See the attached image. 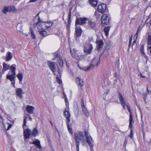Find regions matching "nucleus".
Here are the masks:
<instances>
[{
  "label": "nucleus",
  "instance_id": "1",
  "mask_svg": "<svg viewBox=\"0 0 151 151\" xmlns=\"http://www.w3.org/2000/svg\"><path fill=\"white\" fill-rule=\"evenodd\" d=\"M119 98L120 101L121 102V104L122 105L124 109H125V106H126L127 109L129 113V127L131 129H132V112L130 108L129 105L128 104H125L124 99L121 93H119ZM133 135V134L132 131V129H131L130 134L129 135V137L130 138H132Z\"/></svg>",
  "mask_w": 151,
  "mask_h": 151
},
{
  "label": "nucleus",
  "instance_id": "2",
  "mask_svg": "<svg viewBox=\"0 0 151 151\" xmlns=\"http://www.w3.org/2000/svg\"><path fill=\"white\" fill-rule=\"evenodd\" d=\"M74 138L76 142V148L77 151H79L80 141L83 140L84 136L83 133L81 131L74 134Z\"/></svg>",
  "mask_w": 151,
  "mask_h": 151
},
{
  "label": "nucleus",
  "instance_id": "3",
  "mask_svg": "<svg viewBox=\"0 0 151 151\" xmlns=\"http://www.w3.org/2000/svg\"><path fill=\"white\" fill-rule=\"evenodd\" d=\"M63 114L64 116L67 119L66 123L68 131L71 134H72L73 133L72 128L70 126L69 124V122H70V114L68 111H65L64 112Z\"/></svg>",
  "mask_w": 151,
  "mask_h": 151
},
{
  "label": "nucleus",
  "instance_id": "4",
  "mask_svg": "<svg viewBox=\"0 0 151 151\" xmlns=\"http://www.w3.org/2000/svg\"><path fill=\"white\" fill-rule=\"evenodd\" d=\"M84 52L88 54H90L93 49L92 45L89 42H86L83 45Z\"/></svg>",
  "mask_w": 151,
  "mask_h": 151
},
{
  "label": "nucleus",
  "instance_id": "5",
  "mask_svg": "<svg viewBox=\"0 0 151 151\" xmlns=\"http://www.w3.org/2000/svg\"><path fill=\"white\" fill-rule=\"evenodd\" d=\"M88 20V19L86 17L81 18L77 17L75 21V26H79V25H83L86 23Z\"/></svg>",
  "mask_w": 151,
  "mask_h": 151
},
{
  "label": "nucleus",
  "instance_id": "6",
  "mask_svg": "<svg viewBox=\"0 0 151 151\" xmlns=\"http://www.w3.org/2000/svg\"><path fill=\"white\" fill-rule=\"evenodd\" d=\"M87 23V27L90 30H93L95 32L98 30V28L96 26V23L88 19Z\"/></svg>",
  "mask_w": 151,
  "mask_h": 151
},
{
  "label": "nucleus",
  "instance_id": "7",
  "mask_svg": "<svg viewBox=\"0 0 151 151\" xmlns=\"http://www.w3.org/2000/svg\"><path fill=\"white\" fill-rule=\"evenodd\" d=\"M110 18L106 14H103L101 18L102 23L104 25H108L110 22Z\"/></svg>",
  "mask_w": 151,
  "mask_h": 151
},
{
  "label": "nucleus",
  "instance_id": "8",
  "mask_svg": "<svg viewBox=\"0 0 151 151\" xmlns=\"http://www.w3.org/2000/svg\"><path fill=\"white\" fill-rule=\"evenodd\" d=\"M47 64L49 68L53 72V74L55 75V72L56 71V67L55 63L52 61H48Z\"/></svg>",
  "mask_w": 151,
  "mask_h": 151
},
{
  "label": "nucleus",
  "instance_id": "9",
  "mask_svg": "<svg viewBox=\"0 0 151 151\" xmlns=\"http://www.w3.org/2000/svg\"><path fill=\"white\" fill-rule=\"evenodd\" d=\"M54 55L57 58V63H58L59 65L61 67H62L63 66V62L62 57L56 52L54 53Z\"/></svg>",
  "mask_w": 151,
  "mask_h": 151
},
{
  "label": "nucleus",
  "instance_id": "10",
  "mask_svg": "<svg viewBox=\"0 0 151 151\" xmlns=\"http://www.w3.org/2000/svg\"><path fill=\"white\" fill-rule=\"evenodd\" d=\"M100 63V57H96L94 58L91 61L90 65H92L94 67V65L97 66Z\"/></svg>",
  "mask_w": 151,
  "mask_h": 151
},
{
  "label": "nucleus",
  "instance_id": "11",
  "mask_svg": "<svg viewBox=\"0 0 151 151\" xmlns=\"http://www.w3.org/2000/svg\"><path fill=\"white\" fill-rule=\"evenodd\" d=\"M23 135L24 139H28L31 134V131L29 129H23Z\"/></svg>",
  "mask_w": 151,
  "mask_h": 151
},
{
  "label": "nucleus",
  "instance_id": "12",
  "mask_svg": "<svg viewBox=\"0 0 151 151\" xmlns=\"http://www.w3.org/2000/svg\"><path fill=\"white\" fill-rule=\"evenodd\" d=\"M106 9V5L104 3H101L99 5L98 7V9L99 12L104 13Z\"/></svg>",
  "mask_w": 151,
  "mask_h": 151
},
{
  "label": "nucleus",
  "instance_id": "13",
  "mask_svg": "<svg viewBox=\"0 0 151 151\" xmlns=\"http://www.w3.org/2000/svg\"><path fill=\"white\" fill-rule=\"evenodd\" d=\"M96 43L97 44L96 47L98 51L101 50L102 48L104 42L102 40H100L97 38L96 41Z\"/></svg>",
  "mask_w": 151,
  "mask_h": 151
},
{
  "label": "nucleus",
  "instance_id": "14",
  "mask_svg": "<svg viewBox=\"0 0 151 151\" xmlns=\"http://www.w3.org/2000/svg\"><path fill=\"white\" fill-rule=\"evenodd\" d=\"M86 139L87 143L90 147L91 151H93V141L92 138L91 136H89L86 138Z\"/></svg>",
  "mask_w": 151,
  "mask_h": 151
},
{
  "label": "nucleus",
  "instance_id": "15",
  "mask_svg": "<svg viewBox=\"0 0 151 151\" xmlns=\"http://www.w3.org/2000/svg\"><path fill=\"white\" fill-rule=\"evenodd\" d=\"M82 33V30L79 26H76V31L75 35L77 37H80Z\"/></svg>",
  "mask_w": 151,
  "mask_h": 151
},
{
  "label": "nucleus",
  "instance_id": "16",
  "mask_svg": "<svg viewBox=\"0 0 151 151\" xmlns=\"http://www.w3.org/2000/svg\"><path fill=\"white\" fill-rule=\"evenodd\" d=\"M76 81L77 85L81 87L84 85L83 81L80 77H77L76 79Z\"/></svg>",
  "mask_w": 151,
  "mask_h": 151
},
{
  "label": "nucleus",
  "instance_id": "17",
  "mask_svg": "<svg viewBox=\"0 0 151 151\" xmlns=\"http://www.w3.org/2000/svg\"><path fill=\"white\" fill-rule=\"evenodd\" d=\"M35 108L31 106L27 105L26 108L27 111L29 114H32L34 113Z\"/></svg>",
  "mask_w": 151,
  "mask_h": 151
},
{
  "label": "nucleus",
  "instance_id": "18",
  "mask_svg": "<svg viewBox=\"0 0 151 151\" xmlns=\"http://www.w3.org/2000/svg\"><path fill=\"white\" fill-rule=\"evenodd\" d=\"M79 67L80 69L83 70L85 71H88L94 68V66L92 65H90L88 66L80 67L79 66Z\"/></svg>",
  "mask_w": 151,
  "mask_h": 151
},
{
  "label": "nucleus",
  "instance_id": "19",
  "mask_svg": "<svg viewBox=\"0 0 151 151\" xmlns=\"http://www.w3.org/2000/svg\"><path fill=\"white\" fill-rule=\"evenodd\" d=\"M22 89L21 88H18L16 89V93L17 95L20 99L23 97L22 95Z\"/></svg>",
  "mask_w": 151,
  "mask_h": 151
},
{
  "label": "nucleus",
  "instance_id": "20",
  "mask_svg": "<svg viewBox=\"0 0 151 151\" xmlns=\"http://www.w3.org/2000/svg\"><path fill=\"white\" fill-rule=\"evenodd\" d=\"M10 65L5 63H4L3 64L2 73L4 74L5 71L9 69Z\"/></svg>",
  "mask_w": 151,
  "mask_h": 151
},
{
  "label": "nucleus",
  "instance_id": "21",
  "mask_svg": "<svg viewBox=\"0 0 151 151\" xmlns=\"http://www.w3.org/2000/svg\"><path fill=\"white\" fill-rule=\"evenodd\" d=\"M40 141L38 139H36L35 141H33L32 143L35 145L36 147L39 149H41L42 146L40 145Z\"/></svg>",
  "mask_w": 151,
  "mask_h": 151
},
{
  "label": "nucleus",
  "instance_id": "22",
  "mask_svg": "<svg viewBox=\"0 0 151 151\" xmlns=\"http://www.w3.org/2000/svg\"><path fill=\"white\" fill-rule=\"evenodd\" d=\"M16 65L15 64H13L10 66L9 69L11 71V74H16Z\"/></svg>",
  "mask_w": 151,
  "mask_h": 151
},
{
  "label": "nucleus",
  "instance_id": "23",
  "mask_svg": "<svg viewBox=\"0 0 151 151\" xmlns=\"http://www.w3.org/2000/svg\"><path fill=\"white\" fill-rule=\"evenodd\" d=\"M12 56L11 52H8L6 53V56L5 58L6 61H8L10 60L12 58Z\"/></svg>",
  "mask_w": 151,
  "mask_h": 151
},
{
  "label": "nucleus",
  "instance_id": "24",
  "mask_svg": "<svg viewBox=\"0 0 151 151\" xmlns=\"http://www.w3.org/2000/svg\"><path fill=\"white\" fill-rule=\"evenodd\" d=\"M89 3L93 7H95L97 4V0H88Z\"/></svg>",
  "mask_w": 151,
  "mask_h": 151
},
{
  "label": "nucleus",
  "instance_id": "25",
  "mask_svg": "<svg viewBox=\"0 0 151 151\" xmlns=\"http://www.w3.org/2000/svg\"><path fill=\"white\" fill-rule=\"evenodd\" d=\"M16 74H12L11 75H7L6 78L9 80L10 81H14L15 78Z\"/></svg>",
  "mask_w": 151,
  "mask_h": 151
},
{
  "label": "nucleus",
  "instance_id": "26",
  "mask_svg": "<svg viewBox=\"0 0 151 151\" xmlns=\"http://www.w3.org/2000/svg\"><path fill=\"white\" fill-rule=\"evenodd\" d=\"M9 11V12H12V13H16L17 10L15 8V6H8Z\"/></svg>",
  "mask_w": 151,
  "mask_h": 151
},
{
  "label": "nucleus",
  "instance_id": "27",
  "mask_svg": "<svg viewBox=\"0 0 151 151\" xmlns=\"http://www.w3.org/2000/svg\"><path fill=\"white\" fill-rule=\"evenodd\" d=\"M38 132L37 129L35 128L31 133L32 136L34 137H35L38 135Z\"/></svg>",
  "mask_w": 151,
  "mask_h": 151
},
{
  "label": "nucleus",
  "instance_id": "28",
  "mask_svg": "<svg viewBox=\"0 0 151 151\" xmlns=\"http://www.w3.org/2000/svg\"><path fill=\"white\" fill-rule=\"evenodd\" d=\"M17 77L19 80V83L22 84V81L23 77L22 74L21 73H18L17 75Z\"/></svg>",
  "mask_w": 151,
  "mask_h": 151
},
{
  "label": "nucleus",
  "instance_id": "29",
  "mask_svg": "<svg viewBox=\"0 0 151 151\" xmlns=\"http://www.w3.org/2000/svg\"><path fill=\"white\" fill-rule=\"evenodd\" d=\"M39 33L41 36L44 37H45L48 35L46 32L43 29H42V30L40 31Z\"/></svg>",
  "mask_w": 151,
  "mask_h": 151
},
{
  "label": "nucleus",
  "instance_id": "30",
  "mask_svg": "<svg viewBox=\"0 0 151 151\" xmlns=\"http://www.w3.org/2000/svg\"><path fill=\"white\" fill-rule=\"evenodd\" d=\"M9 10L8 6H5L4 7L2 11L4 14H6L8 12H9Z\"/></svg>",
  "mask_w": 151,
  "mask_h": 151
},
{
  "label": "nucleus",
  "instance_id": "31",
  "mask_svg": "<svg viewBox=\"0 0 151 151\" xmlns=\"http://www.w3.org/2000/svg\"><path fill=\"white\" fill-rule=\"evenodd\" d=\"M110 30V27H105L104 30L106 36H107L108 35V33Z\"/></svg>",
  "mask_w": 151,
  "mask_h": 151
},
{
  "label": "nucleus",
  "instance_id": "32",
  "mask_svg": "<svg viewBox=\"0 0 151 151\" xmlns=\"http://www.w3.org/2000/svg\"><path fill=\"white\" fill-rule=\"evenodd\" d=\"M70 53L73 57L76 59L78 58V55L77 53V52H70Z\"/></svg>",
  "mask_w": 151,
  "mask_h": 151
},
{
  "label": "nucleus",
  "instance_id": "33",
  "mask_svg": "<svg viewBox=\"0 0 151 151\" xmlns=\"http://www.w3.org/2000/svg\"><path fill=\"white\" fill-rule=\"evenodd\" d=\"M82 109H83V111L86 117L88 116H89V114L85 107L82 108Z\"/></svg>",
  "mask_w": 151,
  "mask_h": 151
},
{
  "label": "nucleus",
  "instance_id": "34",
  "mask_svg": "<svg viewBox=\"0 0 151 151\" xmlns=\"http://www.w3.org/2000/svg\"><path fill=\"white\" fill-rule=\"evenodd\" d=\"M29 30L31 33L32 37L33 39H35V36L34 33V31L31 27L29 28Z\"/></svg>",
  "mask_w": 151,
  "mask_h": 151
},
{
  "label": "nucleus",
  "instance_id": "35",
  "mask_svg": "<svg viewBox=\"0 0 151 151\" xmlns=\"http://www.w3.org/2000/svg\"><path fill=\"white\" fill-rule=\"evenodd\" d=\"M27 117L25 116H24V121H23V129H24L25 128V127H26V123H27Z\"/></svg>",
  "mask_w": 151,
  "mask_h": 151
},
{
  "label": "nucleus",
  "instance_id": "36",
  "mask_svg": "<svg viewBox=\"0 0 151 151\" xmlns=\"http://www.w3.org/2000/svg\"><path fill=\"white\" fill-rule=\"evenodd\" d=\"M111 47V45L110 42H107L106 45L105 47V50H107L109 49Z\"/></svg>",
  "mask_w": 151,
  "mask_h": 151
},
{
  "label": "nucleus",
  "instance_id": "37",
  "mask_svg": "<svg viewBox=\"0 0 151 151\" xmlns=\"http://www.w3.org/2000/svg\"><path fill=\"white\" fill-rule=\"evenodd\" d=\"M71 9H70L69 11V14L68 16V24H70V22H71V20H70V17H71Z\"/></svg>",
  "mask_w": 151,
  "mask_h": 151
},
{
  "label": "nucleus",
  "instance_id": "38",
  "mask_svg": "<svg viewBox=\"0 0 151 151\" xmlns=\"http://www.w3.org/2000/svg\"><path fill=\"white\" fill-rule=\"evenodd\" d=\"M147 44L148 45H151V35H149L148 37Z\"/></svg>",
  "mask_w": 151,
  "mask_h": 151
},
{
  "label": "nucleus",
  "instance_id": "39",
  "mask_svg": "<svg viewBox=\"0 0 151 151\" xmlns=\"http://www.w3.org/2000/svg\"><path fill=\"white\" fill-rule=\"evenodd\" d=\"M140 30L141 29H140V28L139 27L137 29L136 33L134 36V38L135 37L136 39H137L138 37V33L140 31Z\"/></svg>",
  "mask_w": 151,
  "mask_h": 151
},
{
  "label": "nucleus",
  "instance_id": "40",
  "mask_svg": "<svg viewBox=\"0 0 151 151\" xmlns=\"http://www.w3.org/2000/svg\"><path fill=\"white\" fill-rule=\"evenodd\" d=\"M144 46L143 45H142L141 46V48H140L141 51V52L142 53L143 55H144L145 54V53L144 52Z\"/></svg>",
  "mask_w": 151,
  "mask_h": 151
},
{
  "label": "nucleus",
  "instance_id": "41",
  "mask_svg": "<svg viewBox=\"0 0 151 151\" xmlns=\"http://www.w3.org/2000/svg\"><path fill=\"white\" fill-rule=\"evenodd\" d=\"M56 80L57 82L59 84H60L62 83V81L60 79V78L58 77H56Z\"/></svg>",
  "mask_w": 151,
  "mask_h": 151
},
{
  "label": "nucleus",
  "instance_id": "42",
  "mask_svg": "<svg viewBox=\"0 0 151 151\" xmlns=\"http://www.w3.org/2000/svg\"><path fill=\"white\" fill-rule=\"evenodd\" d=\"M84 133L85 134V135L86 137V138L87 137L90 136V135L89 134L87 131H85L84 132Z\"/></svg>",
  "mask_w": 151,
  "mask_h": 151
},
{
  "label": "nucleus",
  "instance_id": "43",
  "mask_svg": "<svg viewBox=\"0 0 151 151\" xmlns=\"http://www.w3.org/2000/svg\"><path fill=\"white\" fill-rule=\"evenodd\" d=\"M81 106H82V108L85 107L84 104V103L83 99V98H82L81 100Z\"/></svg>",
  "mask_w": 151,
  "mask_h": 151
},
{
  "label": "nucleus",
  "instance_id": "44",
  "mask_svg": "<svg viewBox=\"0 0 151 151\" xmlns=\"http://www.w3.org/2000/svg\"><path fill=\"white\" fill-rule=\"evenodd\" d=\"M37 20L38 22L36 23H35L36 25H37L39 23L41 22H42V20H40V18L39 17H38V18L37 19Z\"/></svg>",
  "mask_w": 151,
  "mask_h": 151
},
{
  "label": "nucleus",
  "instance_id": "45",
  "mask_svg": "<svg viewBox=\"0 0 151 151\" xmlns=\"http://www.w3.org/2000/svg\"><path fill=\"white\" fill-rule=\"evenodd\" d=\"M8 125L9 126L7 127L6 130H9V129L12 127V124H9Z\"/></svg>",
  "mask_w": 151,
  "mask_h": 151
},
{
  "label": "nucleus",
  "instance_id": "46",
  "mask_svg": "<svg viewBox=\"0 0 151 151\" xmlns=\"http://www.w3.org/2000/svg\"><path fill=\"white\" fill-rule=\"evenodd\" d=\"M63 94H64V99H65V102L66 103V102H67V97L66 96V95H65V94L64 93H63Z\"/></svg>",
  "mask_w": 151,
  "mask_h": 151
},
{
  "label": "nucleus",
  "instance_id": "47",
  "mask_svg": "<svg viewBox=\"0 0 151 151\" xmlns=\"http://www.w3.org/2000/svg\"><path fill=\"white\" fill-rule=\"evenodd\" d=\"M99 11H96L95 13V15L96 17V18H97L98 17V14L99 13Z\"/></svg>",
  "mask_w": 151,
  "mask_h": 151
},
{
  "label": "nucleus",
  "instance_id": "48",
  "mask_svg": "<svg viewBox=\"0 0 151 151\" xmlns=\"http://www.w3.org/2000/svg\"><path fill=\"white\" fill-rule=\"evenodd\" d=\"M70 52H77V50L75 48L73 49L72 50L70 49Z\"/></svg>",
  "mask_w": 151,
  "mask_h": 151
},
{
  "label": "nucleus",
  "instance_id": "49",
  "mask_svg": "<svg viewBox=\"0 0 151 151\" xmlns=\"http://www.w3.org/2000/svg\"><path fill=\"white\" fill-rule=\"evenodd\" d=\"M11 82L12 84L14 86V87L15 88V81L14 80V81H11Z\"/></svg>",
  "mask_w": 151,
  "mask_h": 151
},
{
  "label": "nucleus",
  "instance_id": "50",
  "mask_svg": "<svg viewBox=\"0 0 151 151\" xmlns=\"http://www.w3.org/2000/svg\"><path fill=\"white\" fill-rule=\"evenodd\" d=\"M45 24H46V22H45L44 25H45V26L46 29H47L48 28H49L51 27V26L50 25H47Z\"/></svg>",
  "mask_w": 151,
  "mask_h": 151
},
{
  "label": "nucleus",
  "instance_id": "51",
  "mask_svg": "<svg viewBox=\"0 0 151 151\" xmlns=\"http://www.w3.org/2000/svg\"><path fill=\"white\" fill-rule=\"evenodd\" d=\"M134 40L132 43V46L134 45L136 43V40L137 39H136V38L135 37L134 38Z\"/></svg>",
  "mask_w": 151,
  "mask_h": 151
},
{
  "label": "nucleus",
  "instance_id": "52",
  "mask_svg": "<svg viewBox=\"0 0 151 151\" xmlns=\"http://www.w3.org/2000/svg\"><path fill=\"white\" fill-rule=\"evenodd\" d=\"M38 0H30L29 1L30 2H35L36 1H38Z\"/></svg>",
  "mask_w": 151,
  "mask_h": 151
},
{
  "label": "nucleus",
  "instance_id": "53",
  "mask_svg": "<svg viewBox=\"0 0 151 151\" xmlns=\"http://www.w3.org/2000/svg\"><path fill=\"white\" fill-rule=\"evenodd\" d=\"M89 40L90 41H92L93 40V37H89L88 38Z\"/></svg>",
  "mask_w": 151,
  "mask_h": 151
},
{
  "label": "nucleus",
  "instance_id": "54",
  "mask_svg": "<svg viewBox=\"0 0 151 151\" xmlns=\"http://www.w3.org/2000/svg\"><path fill=\"white\" fill-rule=\"evenodd\" d=\"M132 37H131L130 39H129V44H131V41H132Z\"/></svg>",
  "mask_w": 151,
  "mask_h": 151
},
{
  "label": "nucleus",
  "instance_id": "55",
  "mask_svg": "<svg viewBox=\"0 0 151 151\" xmlns=\"http://www.w3.org/2000/svg\"><path fill=\"white\" fill-rule=\"evenodd\" d=\"M147 93L149 94V91L148 90V85H147Z\"/></svg>",
  "mask_w": 151,
  "mask_h": 151
},
{
  "label": "nucleus",
  "instance_id": "56",
  "mask_svg": "<svg viewBox=\"0 0 151 151\" xmlns=\"http://www.w3.org/2000/svg\"><path fill=\"white\" fill-rule=\"evenodd\" d=\"M147 48L148 49L150 50V52L151 54V45L150 46L148 47Z\"/></svg>",
  "mask_w": 151,
  "mask_h": 151
},
{
  "label": "nucleus",
  "instance_id": "57",
  "mask_svg": "<svg viewBox=\"0 0 151 151\" xmlns=\"http://www.w3.org/2000/svg\"><path fill=\"white\" fill-rule=\"evenodd\" d=\"M140 75L141 77L142 78H145V76H143L141 73H140Z\"/></svg>",
  "mask_w": 151,
  "mask_h": 151
},
{
  "label": "nucleus",
  "instance_id": "58",
  "mask_svg": "<svg viewBox=\"0 0 151 151\" xmlns=\"http://www.w3.org/2000/svg\"><path fill=\"white\" fill-rule=\"evenodd\" d=\"M28 116H29V118L30 120L31 121H32V118L30 117V116L29 115H28Z\"/></svg>",
  "mask_w": 151,
  "mask_h": 151
},
{
  "label": "nucleus",
  "instance_id": "59",
  "mask_svg": "<svg viewBox=\"0 0 151 151\" xmlns=\"http://www.w3.org/2000/svg\"><path fill=\"white\" fill-rule=\"evenodd\" d=\"M39 13H38L35 16V17L36 18L39 16Z\"/></svg>",
  "mask_w": 151,
  "mask_h": 151
},
{
  "label": "nucleus",
  "instance_id": "60",
  "mask_svg": "<svg viewBox=\"0 0 151 151\" xmlns=\"http://www.w3.org/2000/svg\"><path fill=\"white\" fill-rule=\"evenodd\" d=\"M0 109L2 111H4V110L3 109V108L2 107L0 108Z\"/></svg>",
  "mask_w": 151,
  "mask_h": 151
},
{
  "label": "nucleus",
  "instance_id": "61",
  "mask_svg": "<svg viewBox=\"0 0 151 151\" xmlns=\"http://www.w3.org/2000/svg\"><path fill=\"white\" fill-rule=\"evenodd\" d=\"M131 45V44H129V46H128L129 48H130V47Z\"/></svg>",
  "mask_w": 151,
  "mask_h": 151
},
{
  "label": "nucleus",
  "instance_id": "62",
  "mask_svg": "<svg viewBox=\"0 0 151 151\" xmlns=\"http://www.w3.org/2000/svg\"><path fill=\"white\" fill-rule=\"evenodd\" d=\"M143 137H145V134H143Z\"/></svg>",
  "mask_w": 151,
  "mask_h": 151
},
{
  "label": "nucleus",
  "instance_id": "63",
  "mask_svg": "<svg viewBox=\"0 0 151 151\" xmlns=\"http://www.w3.org/2000/svg\"><path fill=\"white\" fill-rule=\"evenodd\" d=\"M50 123L52 126V123L51 122H50Z\"/></svg>",
  "mask_w": 151,
  "mask_h": 151
},
{
  "label": "nucleus",
  "instance_id": "64",
  "mask_svg": "<svg viewBox=\"0 0 151 151\" xmlns=\"http://www.w3.org/2000/svg\"><path fill=\"white\" fill-rule=\"evenodd\" d=\"M145 2H146L147 0H144Z\"/></svg>",
  "mask_w": 151,
  "mask_h": 151
}]
</instances>
